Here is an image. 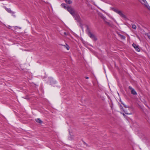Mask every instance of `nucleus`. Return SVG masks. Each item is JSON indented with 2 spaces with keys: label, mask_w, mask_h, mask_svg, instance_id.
Returning <instances> with one entry per match:
<instances>
[{
  "label": "nucleus",
  "mask_w": 150,
  "mask_h": 150,
  "mask_svg": "<svg viewBox=\"0 0 150 150\" xmlns=\"http://www.w3.org/2000/svg\"><path fill=\"white\" fill-rule=\"evenodd\" d=\"M110 9L112 11H114L116 13L118 14L121 17L124 19H126L127 17L122 12L117 9H116L113 7H111Z\"/></svg>",
  "instance_id": "obj_1"
},
{
  "label": "nucleus",
  "mask_w": 150,
  "mask_h": 150,
  "mask_svg": "<svg viewBox=\"0 0 150 150\" xmlns=\"http://www.w3.org/2000/svg\"><path fill=\"white\" fill-rule=\"evenodd\" d=\"M67 10L71 14V15L73 16H74L76 13V12H75L73 8L71 7H67Z\"/></svg>",
  "instance_id": "obj_2"
},
{
  "label": "nucleus",
  "mask_w": 150,
  "mask_h": 150,
  "mask_svg": "<svg viewBox=\"0 0 150 150\" xmlns=\"http://www.w3.org/2000/svg\"><path fill=\"white\" fill-rule=\"evenodd\" d=\"M67 10L71 14V15L73 16H74L76 13V12H75L73 8L71 7H67Z\"/></svg>",
  "instance_id": "obj_3"
},
{
  "label": "nucleus",
  "mask_w": 150,
  "mask_h": 150,
  "mask_svg": "<svg viewBox=\"0 0 150 150\" xmlns=\"http://www.w3.org/2000/svg\"><path fill=\"white\" fill-rule=\"evenodd\" d=\"M73 16L75 18V19L77 21V22L81 24V20L79 15L77 13H76Z\"/></svg>",
  "instance_id": "obj_4"
},
{
  "label": "nucleus",
  "mask_w": 150,
  "mask_h": 150,
  "mask_svg": "<svg viewBox=\"0 0 150 150\" xmlns=\"http://www.w3.org/2000/svg\"><path fill=\"white\" fill-rule=\"evenodd\" d=\"M88 34L89 37L93 40L96 41L97 40V38L96 36L90 31L88 32Z\"/></svg>",
  "instance_id": "obj_5"
},
{
  "label": "nucleus",
  "mask_w": 150,
  "mask_h": 150,
  "mask_svg": "<svg viewBox=\"0 0 150 150\" xmlns=\"http://www.w3.org/2000/svg\"><path fill=\"white\" fill-rule=\"evenodd\" d=\"M123 110L124 112L126 114H131L132 113L131 112H129L127 109H123Z\"/></svg>",
  "instance_id": "obj_6"
},
{
  "label": "nucleus",
  "mask_w": 150,
  "mask_h": 150,
  "mask_svg": "<svg viewBox=\"0 0 150 150\" xmlns=\"http://www.w3.org/2000/svg\"><path fill=\"white\" fill-rule=\"evenodd\" d=\"M131 93L134 95H136L137 93L134 89H133L131 91Z\"/></svg>",
  "instance_id": "obj_7"
},
{
  "label": "nucleus",
  "mask_w": 150,
  "mask_h": 150,
  "mask_svg": "<svg viewBox=\"0 0 150 150\" xmlns=\"http://www.w3.org/2000/svg\"><path fill=\"white\" fill-rule=\"evenodd\" d=\"M62 45L65 48H66L67 50H69V47L67 44H66L65 45Z\"/></svg>",
  "instance_id": "obj_8"
},
{
  "label": "nucleus",
  "mask_w": 150,
  "mask_h": 150,
  "mask_svg": "<svg viewBox=\"0 0 150 150\" xmlns=\"http://www.w3.org/2000/svg\"><path fill=\"white\" fill-rule=\"evenodd\" d=\"M118 35H119V37L122 39L123 40H125V37L123 35H121L119 33H118Z\"/></svg>",
  "instance_id": "obj_9"
},
{
  "label": "nucleus",
  "mask_w": 150,
  "mask_h": 150,
  "mask_svg": "<svg viewBox=\"0 0 150 150\" xmlns=\"http://www.w3.org/2000/svg\"><path fill=\"white\" fill-rule=\"evenodd\" d=\"M6 10L8 12L11 13H14V12H13L12 11H11L10 8H6Z\"/></svg>",
  "instance_id": "obj_10"
},
{
  "label": "nucleus",
  "mask_w": 150,
  "mask_h": 150,
  "mask_svg": "<svg viewBox=\"0 0 150 150\" xmlns=\"http://www.w3.org/2000/svg\"><path fill=\"white\" fill-rule=\"evenodd\" d=\"M35 121H36V122H37L38 123H41L42 122V121L40 119H39V118L36 119H35Z\"/></svg>",
  "instance_id": "obj_11"
},
{
  "label": "nucleus",
  "mask_w": 150,
  "mask_h": 150,
  "mask_svg": "<svg viewBox=\"0 0 150 150\" xmlns=\"http://www.w3.org/2000/svg\"><path fill=\"white\" fill-rule=\"evenodd\" d=\"M65 1L67 3L69 4H71L72 3V1L70 0H66Z\"/></svg>",
  "instance_id": "obj_12"
},
{
  "label": "nucleus",
  "mask_w": 150,
  "mask_h": 150,
  "mask_svg": "<svg viewBox=\"0 0 150 150\" xmlns=\"http://www.w3.org/2000/svg\"><path fill=\"white\" fill-rule=\"evenodd\" d=\"M132 46L135 49L137 47V46H138V45H137L136 44L134 43L133 44Z\"/></svg>",
  "instance_id": "obj_13"
},
{
  "label": "nucleus",
  "mask_w": 150,
  "mask_h": 150,
  "mask_svg": "<svg viewBox=\"0 0 150 150\" xmlns=\"http://www.w3.org/2000/svg\"><path fill=\"white\" fill-rule=\"evenodd\" d=\"M132 28L134 29H136L137 28L136 26L135 25H132Z\"/></svg>",
  "instance_id": "obj_14"
},
{
  "label": "nucleus",
  "mask_w": 150,
  "mask_h": 150,
  "mask_svg": "<svg viewBox=\"0 0 150 150\" xmlns=\"http://www.w3.org/2000/svg\"><path fill=\"white\" fill-rule=\"evenodd\" d=\"M135 50L137 52H139L140 51V49L139 48L138 46H137L135 49Z\"/></svg>",
  "instance_id": "obj_15"
},
{
  "label": "nucleus",
  "mask_w": 150,
  "mask_h": 150,
  "mask_svg": "<svg viewBox=\"0 0 150 150\" xmlns=\"http://www.w3.org/2000/svg\"><path fill=\"white\" fill-rule=\"evenodd\" d=\"M123 105H124L125 108V109H127V108H128V110L129 111H130V108H129V107L128 106H127L126 105H125L124 104H123Z\"/></svg>",
  "instance_id": "obj_16"
},
{
  "label": "nucleus",
  "mask_w": 150,
  "mask_h": 150,
  "mask_svg": "<svg viewBox=\"0 0 150 150\" xmlns=\"http://www.w3.org/2000/svg\"><path fill=\"white\" fill-rule=\"evenodd\" d=\"M62 6L64 8H65L66 7V4H61Z\"/></svg>",
  "instance_id": "obj_17"
},
{
  "label": "nucleus",
  "mask_w": 150,
  "mask_h": 150,
  "mask_svg": "<svg viewBox=\"0 0 150 150\" xmlns=\"http://www.w3.org/2000/svg\"><path fill=\"white\" fill-rule=\"evenodd\" d=\"M102 19L104 20V21L106 22V23H108V22H107L106 21H105V20H106V18L104 16V17H103V18H102Z\"/></svg>",
  "instance_id": "obj_18"
},
{
  "label": "nucleus",
  "mask_w": 150,
  "mask_h": 150,
  "mask_svg": "<svg viewBox=\"0 0 150 150\" xmlns=\"http://www.w3.org/2000/svg\"><path fill=\"white\" fill-rule=\"evenodd\" d=\"M99 9L101 10L103 13H105L107 15H108V13L106 12H105L104 11L102 10L100 8H99Z\"/></svg>",
  "instance_id": "obj_19"
},
{
  "label": "nucleus",
  "mask_w": 150,
  "mask_h": 150,
  "mask_svg": "<svg viewBox=\"0 0 150 150\" xmlns=\"http://www.w3.org/2000/svg\"><path fill=\"white\" fill-rule=\"evenodd\" d=\"M142 1L143 2H144V3L145 4V5H146V6H147V5L146 4V1L145 0H142Z\"/></svg>",
  "instance_id": "obj_20"
},
{
  "label": "nucleus",
  "mask_w": 150,
  "mask_h": 150,
  "mask_svg": "<svg viewBox=\"0 0 150 150\" xmlns=\"http://www.w3.org/2000/svg\"><path fill=\"white\" fill-rule=\"evenodd\" d=\"M64 35H68V34H69L68 33H66L65 32H64Z\"/></svg>",
  "instance_id": "obj_21"
},
{
  "label": "nucleus",
  "mask_w": 150,
  "mask_h": 150,
  "mask_svg": "<svg viewBox=\"0 0 150 150\" xmlns=\"http://www.w3.org/2000/svg\"><path fill=\"white\" fill-rule=\"evenodd\" d=\"M110 18L114 21L115 22V23H116V20L114 18H112V17H110Z\"/></svg>",
  "instance_id": "obj_22"
},
{
  "label": "nucleus",
  "mask_w": 150,
  "mask_h": 150,
  "mask_svg": "<svg viewBox=\"0 0 150 150\" xmlns=\"http://www.w3.org/2000/svg\"><path fill=\"white\" fill-rule=\"evenodd\" d=\"M129 89L130 90H132V89H133V88H132V87L131 86H129Z\"/></svg>",
  "instance_id": "obj_23"
},
{
  "label": "nucleus",
  "mask_w": 150,
  "mask_h": 150,
  "mask_svg": "<svg viewBox=\"0 0 150 150\" xmlns=\"http://www.w3.org/2000/svg\"><path fill=\"white\" fill-rule=\"evenodd\" d=\"M100 16L102 18H103V17H104L103 14H100Z\"/></svg>",
  "instance_id": "obj_24"
},
{
  "label": "nucleus",
  "mask_w": 150,
  "mask_h": 150,
  "mask_svg": "<svg viewBox=\"0 0 150 150\" xmlns=\"http://www.w3.org/2000/svg\"><path fill=\"white\" fill-rule=\"evenodd\" d=\"M120 109H121V110H123V107H122V106H121V105H120Z\"/></svg>",
  "instance_id": "obj_25"
},
{
  "label": "nucleus",
  "mask_w": 150,
  "mask_h": 150,
  "mask_svg": "<svg viewBox=\"0 0 150 150\" xmlns=\"http://www.w3.org/2000/svg\"><path fill=\"white\" fill-rule=\"evenodd\" d=\"M147 36L148 38L150 39V35H148Z\"/></svg>",
  "instance_id": "obj_26"
},
{
  "label": "nucleus",
  "mask_w": 150,
  "mask_h": 150,
  "mask_svg": "<svg viewBox=\"0 0 150 150\" xmlns=\"http://www.w3.org/2000/svg\"><path fill=\"white\" fill-rule=\"evenodd\" d=\"M85 78L86 79H88V77L87 76H86L85 77Z\"/></svg>",
  "instance_id": "obj_27"
},
{
  "label": "nucleus",
  "mask_w": 150,
  "mask_h": 150,
  "mask_svg": "<svg viewBox=\"0 0 150 150\" xmlns=\"http://www.w3.org/2000/svg\"><path fill=\"white\" fill-rule=\"evenodd\" d=\"M123 115H125V114H124V113H123Z\"/></svg>",
  "instance_id": "obj_28"
}]
</instances>
